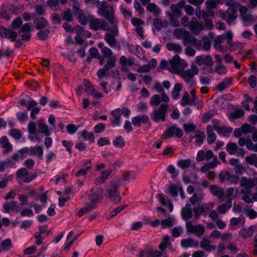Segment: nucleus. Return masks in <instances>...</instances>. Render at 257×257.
Instances as JSON below:
<instances>
[{
  "mask_svg": "<svg viewBox=\"0 0 257 257\" xmlns=\"http://www.w3.org/2000/svg\"><path fill=\"white\" fill-rule=\"evenodd\" d=\"M160 65L163 68H168L170 71L178 74L187 66L186 62L178 55H175L169 62L166 60L162 61Z\"/></svg>",
  "mask_w": 257,
  "mask_h": 257,
  "instance_id": "obj_1",
  "label": "nucleus"
},
{
  "mask_svg": "<svg viewBox=\"0 0 257 257\" xmlns=\"http://www.w3.org/2000/svg\"><path fill=\"white\" fill-rule=\"evenodd\" d=\"M98 14L105 18L108 22L113 25H117L119 21L114 17V10L113 8L108 5L106 2H98L97 5Z\"/></svg>",
  "mask_w": 257,
  "mask_h": 257,
  "instance_id": "obj_2",
  "label": "nucleus"
},
{
  "mask_svg": "<svg viewBox=\"0 0 257 257\" xmlns=\"http://www.w3.org/2000/svg\"><path fill=\"white\" fill-rule=\"evenodd\" d=\"M228 5L230 7L226 12L220 10L219 14L221 19L225 21L228 25L231 26L235 24L237 14L236 9L233 7V3H229Z\"/></svg>",
  "mask_w": 257,
  "mask_h": 257,
  "instance_id": "obj_3",
  "label": "nucleus"
},
{
  "mask_svg": "<svg viewBox=\"0 0 257 257\" xmlns=\"http://www.w3.org/2000/svg\"><path fill=\"white\" fill-rule=\"evenodd\" d=\"M226 36L227 39L226 44L228 45V46H227V51H229L232 52L239 50L237 54L242 55L243 51L241 50V49L244 47V43L238 41L232 43L233 34L230 31H228L226 32Z\"/></svg>",
  "mask_w": 257,
  "mask_h": 257,
  "instance_id": "obj_4",
  "label": "nucleus"
},
{
  "mask_svg": "<svg viewBox=\"0 0 257 257\" xmlns=\"http://www.w3.org/2000/svg\"><path fill=\"white\" fill-rule=\"evenodd\" d=\"M37 176L36 174L30 173L26 168H21L16 172V177L19 184L30 183Z\"/></svg>",
  "mask_w": 257,
  "mask_h": 257,
  "instance_id": "obj_5",
  "label": "nucleus"
},
{
  "mask_svg": "<svg viewBox=\"0 0 257 257\" xmlns=\"http://www.w3.org/2000/svg\"><path fill=\"white\" fill-rule=\"evenodd\" d=\"M169 106L166 104H162L160 106L155 109L151 114V118L155 122H158L160 120L165 121L166 113Z\"/></svg>",
  "mask_w": 257,
  "mask_h": 257,
  "instance_id": "obj_6",
  "label": "nucleus"
},
{
  "mask_svg": "<svg viewBox=\"0 0 257 257\" xmlns=\"http://www.w3.org/2000/svg\"><path fill=\"white\" fill-rule=\"evenodd\" d=\"M239 184L241 187L244 188L241 190L242 193L250 194L251 189L257 185V177L250 178L242 177L240 179Z\"/></svg>",
  "mask_w": 257,
  "mask_h": 257,
  "instance_id": "obj_7",
  "label": "nucleus"
},
{
  "mask_svg": "<svg viewBox=\"0 0 257 257\" xmlns=\"http://www.w3.org/2000/svg\"><path fill=\"white\" fill-rule=\"evenodd\" d=\"M90 28L94 31H107L109 27L107 22L104 19L92 18L89 22Z\"/></svg>",
  "mask_w": 257,
  "mask_h": 257,
  "instance_id": "obj_8",
  "label": "nucleus"
},
{
  "mask_svg": "<svg viewBox=\"0 0 257 257\" xmlns=\"http://www.w3.org/2000/svg\"><path fill=\"white\" fill-rule=\"evenodd\" d=\"M111 34L107 33L104 35V39L106 42L111 47L116 46L117 41L115 37L118 35L117 25H113L109 29Z\"/></svg>",
  "mask_w": 257,
  "mask_h": 257,
  "instance_id": "obj_9",
  "label": "nucleus"
},
{
  "mask_svg": "<svg viewBox=\"0 0 257 257\" xmlns=\"http://www.w3.org/2000/svg\"><path fill=\"white\" fill-rule=\"evenodd\" d=\"M183 135V133L182 130L178 127L177 125L174 124L169 126L165 131L163 135V138L164 140H167L174 136L177 138H181Z\"/></svg>",
  "mask_w": 257,
  "mask_h": 257,
  "instance_id": "obj_10",
  "label": "nucleus"
},
{
  "mask_svg": "<svg viewBox=\"0 0 257 257\" xmlns=\"http://www.w3.org/2000/svg\"><path fill=\"white\" fill-rule=\"evenodd\" d=\"M103 190L99 187L92 188L88 195L89 200L94 204L100 202L103 199Z\"/></svg>",
  "mask_w": 257,
  "mask_h": 257,
  "instance_id": "obj_11",
  "label": "nucleus"
},
{
  "mask_svg": "<svg viewBox=\"0 0 257 257\" xmlns=\"http://www.w3.org/2000/svg\"><path fill=\"white\" fill-rule=\"evenodd\" d=\"M186 227L188 232L195 234L197 237L201 236L205 230L204 226L202 225H193L190 221L186 223Z\"/></svg>",
  "mask_w": 257,
  "mask_h": 257,
  "instance_id": "obj_12",
  "label": "nucleus"
},
{
  "mask_svg": "<svg viewBox=\"0 0 257 257\" xmlns=\"http://www.w3.org/2000/svg\"><path fill=\"white\" fill-rule=\"evenodd\" d=\"M198 73L197 66L193 64L191 65V68L188 69L186 71H182L179 75L185 80L187 83H189L195 75Z\"/></svg>",
  "mask_w": 257,
  "mask_h": 257,
  "instance_id": "obj_13",
  "label": "nucleus"
},
{
  "mask_svg": "<svg viewBox=\"0 0 257 257\" xmlns=\"http://www.w3.org/2000/svg\"><path fill=\"white\" fill-rule=\"evenodd\" d=\"M117 186L111 184V187L106 190L110 200L114 203L120 202L121 198L119 193L117 191Z\"/></svg>",
  "mask_w": 257,
  "mask_h": 257,
  "instance_id": "obj_14",
  "label": "nucleus"
},
{
  "mask_svg": "<svg viewBox=\"0 0 257 257\" xmlns=\"http://www.w3.org/2000/svg\"><path fill=\"white\" fill-rule=\"evenodd\" d=\"M226 39V35H220L217 36L214 42V47L215 49L217 50L219 52L226 53L227 52V47H224L222 45L225 42V40Z\"/></svg>",
  "mask_w": 257,
  "mask_h": 257,
  "instance_id": "obj_15",
  "label": "nucleus"
},
{
  "mask_svg": "<svg viewBox=\"0 0 257 257\" xmlns=\"http://www.w3.org/2000/svg\"><path fill=\"white\" fill-rule=\"evenodd\" d=\"M91 161L90 160H84L82 161V167L76 172V177L83 176L86 175L88 171L91 169Z\"/></svg>",
  "mask_w": 257,
  "mask_h": 257,
  "instance_id": "obj_16",
  "label": "nucleus"
},
{
  "mask_svg": "<svg viewBox=\"0 0 257 257\" xmlns=\"http://www.w3.org/2000/svg\"><path fill=\"white\" fill-rule=\"evenodd\" d=\"M256 231V226L252 225L248 228H243L240 229L239 232V235L242 239H247L251 237Z\"/></svg>",
  "mask_w": 257,
  "mask_h": 257,
  "instance_id": "obj_17",
  "label": "nucleus"
},
{
  "mask_svg": "<svg viewBox=\"0 0 257 257\" xmlns=\"http://www.w3.org/2000/svg\"><path fill=\"white\" fill-rule=\"evenodd\" d=\"M193 211L195 214V219H199L201 215L206 216L209 212V205L204 204L200 207H196L194 208Z\"/></svg>",
  "mask_w": 257,
  "mask_h": 257,
  "instance_id": "obj_18",
  "label": "nucleus"
},
{
  "mask_svg": "<svg viewBox=\"0 0 257 257\" xmlns=\"http://www.w3.org/2000/svg\"><path fill=\"white\" fill-rule=\"evenodd\" d=\"M203 28V25L199 23L196 18L193 17L191 19L189 25V29L193 34L195 35L198 34Z\"/></svg>",
  "mask_w": 257,
  "mask_h": 257,
  "instance_id": "obj_19",
  "label": "nucleus"
},
{
  "mask_svg": "<svg viewBox=\"0 0 257 257\" xmlns=\"http://www.w3.org/2000/svg\"><path fill=\"white\" fill-rule=\"evenodd\" d=\"M149 121V117L146 114L139 115L132 118V122L134 126L140 127L142 123L146 124Z\"/></svg>",
  "mask_w": 257,
  "mask_h": 257,
  "instance_id": "obj_20",
  "label": "nucleus"
},
{
  "mask_svg": "<svg viewBox=\"0 0 257 257\" xmlns=\"http://www.w3.org/2000/svg\"><path fill=\"white\" fill-rule=\"evenodd\" d=\"M113 116L112 118H110V123L113 126H119L121 124V109L116 108L111 112Z\"/></svg>",
  "mask_w": 257,
  "mask_h": 257,
  "instance_id": "obj_21",
  "label": "nucleus"
},
{
  "mask_svg": "<svg viewBox=\"0 0 257 257\" xmlns=\"http://www.w3.org/2000/svg\"><path fill=\"white\" fill-rule=\"evenodd\" d=\"M28 155H29L28 147H26L14 154L12 156V158L16 161H18L20 160H22L24 159Z\"/></svg>",
  "mask_w": 257,
  "mask_h": 257,
  "instance_id": "obj_22",
  "label": "nucleus"
},
{
  "mask_svg": "<svg viewBox=\"0 0 257 257\" xmlns=\"http://www.w3.org/2000/svg\"><path fill=\"white\" fill-rule=\"evenodd\" d=\"M29 156H36L38 159L43 158V149L41 146H35L28 148Z\"/></svg>",
  "mask_w": 257,
  "mask_h": 257,
  "instance_id": "obj_23",
  "label": "nucleus"
},
{
  "mask_svg": "<svg viewBox=\"0 0 257 257\" xmlns=\"http://www.w3.org/2000/svg\"><path fill=\"white\" fill-rule=\"evenodd\" d=\"M240 19L243 25L245 27L250 26L257 21V18L250 13H248L247 15L241 16Z\"/></svg>",
  "mask_w": 257,
  "mask_h": 257,
  "instance_id": "obj_24",
  "label": "nucleus"
},
{
  "mask_svg": "<svg viewBox=\"0 0 257 257\" xmlns=\"http://www.w3.org/2000/svg\"><path fill=\"white\" fill-rule=\"evenodd\" d=\"M221 178L223 180H226L229 183L232 184H237L239 180V178L237 175L230 174L228 171L225 172L223 175L221 174Z\"/></svg>",
  "mask_w": 257,
  "mask_h": 257,
  "instance_id": "obj_25",
  "label": "nucleus"
},
{
  "mask_svg": "<svg viewBox=\"0 0 257 257\" xmlns=\"http://www.w3.org/2000/svg\"><path fill=\"white\" fill-rule=\"evenodd\" d=\"M205 138V135L204 133L197 130L195 132V135L193 137H190V139L191 141L195 139L194 143L195 145L200 146L202 145Z\"/></svg>",
  "mask_w": 257,
  "mask_h": 257,
  "instance_id": "obj_26",
  "label": "nucleus"
},
{
  "mask_svg": "<svg viewBox=\"0 0 257 257\" xmlns=\"http://www.w3.org/2000/svg\"><path fill=\"white\" fill-rule=\"evenodd\" d=\"M232 83V78L231 77H225L221 82L217 84L216 89L219 91H222L231 86Z\"/></svg>",
  "mask_w": 257,
  "mask_h": 257,
  "instance_id": "obj_27",
  "label": "nucleus"
},
{
  "mask_svg": "<svg viewBox=\"0 0 257 257\" xmlns=\"http://www.w3.org/2000/svg\"><path fill=\"white\" fill-rule=\"evenodd\" d=\"M34 23L37 30H42L49 28V22L43 18H37Z\"/></svg>",
  "mask_w": 257,
  "mask_h": 257,
  "instance_id": "obj_28",
  "label": "nucleus"
},
{
  "mask_svg": "<svg viewBox=\"0 0 257 257\" xmlns=\"http://www.w3.org/2000/svg\"><path fill=\"white\" fill-rule=\"evenodd\" d=\"M0 33L3 37L9 38L11 39L12 42H15L17 37L16 32L6 29L4 28L1 29Z\"/></svg>",
  "mask_w": 257,
  "mask_h": 257,
  "instance_id": "obj_29",
  "label": "nucleus"
},
{
  "mask_svg": "<svg viewBox=\"0 0 257 257\" xmlns=\"http://www.w3.org/2000/svg\"><path fill=\"white\" fill-rule=\"evenodd\" d=\"M182 218L184 220L187 221L192 217V210L190 204H186L185 207L181 211Z\"/></svg>",
  "mask_w": 257,
  "mask_h": 257,
  "instance_id": "obj_30",
  "label": "nucleus"
},
{
  "mask_svg": "<svg viewBox=\"0 0 257 257\" xmlns=\"http://www.w3.org/2000/svg\"><path fill=\"white\" fill-rule=\"evenodd\" d=\"M172 246V243L170 242V237L166 235L162 238V241L159 245V249L164 252L167 248H171Z\"/></svg>",
  "mask_w": 257,
  "mask_h": 257,
  "instance_id": "obj_31",
  "label": "nucleus"
},
{
  "mask_svg": "<svg viewBox=\"0 0 257 257\" xmlns=\"http://www.w3.org/2000/svg\"><path fill=\"white\" fill-rule=\"evenodd\" d=\"M97 206L90 202L80 209L77 213V216L79 217L82 216L84 214L88 213L96 208Z\"/></svg>",
  "mask_w": 257,
  "mask_h": 257,
  "instance_id": "obj_32",
  "label": "nucleus"
},
{
  "mask_svg": "<svg viewBox=\"0 0 257 257\" xmlns=\"http://www.w3.org/2000/svg\"><path fill=\"white\" fill-rule=\"evenodd\" d=\"M198 244V241L193 238L183 239L181 241V246L186 248L197 247Z\"/></svg>",
  "mask_w": 257,
  "mask_h": 257,
  "instance_id": "obj_33",
  "label": "nucleus"
},
{
  "mask_svg": "<svg viewBox=\"0 0 257 257\" xmlns=\"http://www.w3.org/2000/svg\"><path fill=\"white\" fill-rule=\"evenodd\" d=\"M74 14L76 17H78L79 22L82 25H85L87 23L86 16L82 14V11L79 9L77 7L74 8Z\"/></svg>",
  "mask_w": 257,
  "mask_h": 257,
  "instance_id": "obj_34",
  "label": "nucleus"
},
{
  "mask_svg": "<svg viewBox=\"0 0 257 257\" xmlns=\"http://www.w3.org/2000/svg\"><path fill=\"white\" fill-rule=\"evenodd\" d=\"M147 11L152 13L155 16H158L161 14V9L155 3H149L147 7Z\"/></svg>",
  "mask_w": 257,
  "mask_h": 257,
  "instance_id": "obj_35",
  "label": "nucleus"
},
{
  "mask_svg": "<svg viewBox=\"0 0 257 257\" xmlns=\"http://www.w3.org/2000/svg\"><path fill=\"white\" fill-rule=\"evenodd\" d=\"M244 114V111L242 109H237L235 110L234 112L228 114V118L231 121H233L242 117Z\"/></svg>",
  "mask_w": 257,
  "mask_h": 257,
  "instance_id": "obj_36",
  "label": "nucleus"
},
{
  "mask_svg": "<svg viewBox=\"0 0 257 257\" xmlns=\"http://www.w3.org/2000/svg\"><path fill=\"white\" fill-rule=\"evenodd\" d=\"M210 191L214 195L216 196L219 199H222L224 196V191L221 188H219L215 185L210 186Z\"/></svg>",
  "mask_w": 257,
  "mask_h": 257,
  "instance_id": "obj_37",
  "label": "nucleus"
},
{
  "mask_svg": "<svg viewBox=\"0 0 257 257\" xmlns=\"http://www.w3.org/2000/svg\"><path fill=\"white\" fill-rule=\"evenodd\" d=\"M232 207L231 198L227 200L225 204L219 206L217 208V211L220 213H224L229 210Z\"/></svg>",
  "mask_w": 257,
  "mask_h": 257,
  "instance_id": "obj_38",
  "label": "nucleus"
},
{
  "mask_svg": "<svg viewBox=\"0 0 257 257\" xmlns=\"http://www.w3.org/2000/svg\"><path fill=\"white\" fill-rule=\"evenodd\" d=\"M195 62L198 65H204L206 67L209 66V56H198L195 58Z\"/></svg>",
  "mask_w": 257,
  "mask_h": 257,
  "instance_id": "obj_39",
  "label": "nucleus"
},
{
  "mask_svg": "<svg viewBox=\"0 0 257 257\" xmlns=\"http://www.w3.org/2000/svg\"><path fill=\"white\" fill-rule=\"evenodd\" d=\"M192 164V160L190 159H180L177 163L178 167L182 169L188 168Z\"/></svg>",
  "mask_w": 257,
  "mask_h": 257,
  "instance_id": "obj_40",
  "label": "nucleus"
},
{
  "mask_svg": "<svg viewBox=\"0 0 257 257\" xmlns=\"http://www.w3.org/2000/svg\"><path fill=\"white\" fill-rule=\"evenodd\" d=\"M12 246V241L10 239L3 240L0 245V252H5L9 250Z\"/></svg>",
  "mask_w": 257,
  "mask_h": 257,
  "instance_id": "obj_41",
  "label": "nucleus"
},
{
  "mask_svg": "<svg viewBox=\"0 0 257 257\" xmlns=\"http://www.w3.org/2000/svg\"><path fill=\"white\" fill-rule=\"evenodd\" d=\"M166 14L169 18V22L170 25L174 27H176L179 26L180 23L179 20L175 18V16H173V14H171V12L167 11L166 12Z\"/></svg>",
  "mask_w": 257,
  "mask_h": 257,
  "instance_id": "obj_42",
  "label": "nucleus"
},
{
  "mask_svg": "<svg viewBox=\"0 0 257 257\" xmlns=\"http://www.w3.org/2000/svg\"><path fill=\"white\" fill-rule=\"evenodd\" d=\"M166 47L169 50L174 51L177 53H181L182 50L180 45L175 43H168L167 44Z\"/></svg>",
  "mask_w": 257,
  "mask_h": 257,
  "instance_id": "obj_43",
  "label": "nucleus"
},
{
  "mask_svg": "<svg viewBox=\"0 0 257 257\" xmlns=\"http://www.w3.org/2000/svg\"><path fill=\"white\" fill-rule=\"evenodd\" d=\"M226 151L230 155H234L237 151V146L234 143H228L226 146Z\"/></svg>",
  "mask_w": 257,
  "mask_h": 257,
  "instance_id": "obj_44",
  "label": "nucleus"
},
{
  "mask_svg": "<svg viewBox=\"0 0 257 257\" xmlns=\"http://www.w3.org/2000/svg\"><path fill=\"white\" fill-rule=\"evenodd\" d=\"M174 219L172 217H169L161 221L162 228L164 229L167 227H171L174 224Z\"/></svg>",
  "mask_w": 257,
  "mask_h": 257,
  "instance_id": "obj_45",
  "label": "nucleus"
},
{
  "mask_svg": "<svg viewBox=\"0 0 257 257\" xmlns=\"http://www.w3.org/2000/svg\"><path fill=\"white\" fill-rule=\"evenodd\" d=\"M38 122V126L41 130V132L44 134L46 136H49L50 133L49 131L48 126L44 123V121L42 119L39 120Z\"/></svg>",
  "mask_w": 257,
  "mask_h": 257,
  "instance_id": "obj_46",
  "label": "nucleus"
},
{
  "mask_svg": "<svg viewBox=\"0 0 257 257\" xmlns=\"http://www.w3.org/2000/svg\"><path fill=\"white\" fill-rule=\"evenodd\" d=\"M233 128L231 127L220 126L217 132L219 134L228 137L232 133Z\"/></svg>",
  "mask_w": 257,
  "mask_h": 257,
  "instance_id": "obj_47",
  "label": "nucleus"
},
{
  "mask_svg": "<svg viewBox=\"0 0 257 257\" xmlns=\"http://www.w3.org/2000/svg\"><path fill=\"white\" fill-rule=\"evenodd\" d=\"M205 158L206 159V160H209V151H207L206 153L203 150H200L199 151H198L196 156L197 161L201 162Z\"/></svg>",
  "mask_w": 257,
  "mask_h": 257,
  "instance_id": "obj_48",
  "label": "nucleus"
},
{
  "mask_svg": "<svg viewBox=\"0 0 257 257\" xmlns=\"http://www.w3.org/2000/svg\"><path fill=\"white\" fill-rule=\"evenodd\" d=\"M83 84L86 87L85 91L88 94H90L94 92V86L87 79H85L83 80Z\"/></svg>",
  "mask_w": 257,
  "mask_h": 257,
  "instance_id": "obj_49",
  "label": "nucleus"
},
{
  "mask_svg": "<svg viewBox=\"0 0 257 257\" xmlns=\"http://www.w3.org/2000/svg\"><path fill=\"white\" fill-rule=\"evenodd\" d=\"M125 208L124 206H120L114 209L106 217L107 219L109 220L115 216L118 213L120 212Z\"/></svg>",
  "mask_w": 257,
  "mask_h": 257,
  "instance_id": "obj_50",
  "label": "nucleus"
},
{
  "mask_svg": "<svg viewBox=\"0 0 257 257\" xmlns=\"http://www.w3.org/2000/svg\"><path fill=\"white\" fill-rule=\"evenodd\" d=\"M107 58L108 59L107 60V63L104 66V68L106 69V70H110L114 67L116 58L114 56H112Z\"/></svg>",
  "mask_w": 257,
  "mask_h": 257,
  "instance_id": "obj_51",
  "label": "nucleus"
},
{
  "mask_svg": "<svg viewBox=\"0 0 257 257\" xmlns=\"http://www.w3.org/2000/svg\"><path fill=\"white\" fill-rule=\"evenodd\" d=\"M196 125L192 122H188L183 124V128L186 133L194 132L196 129Z\"/></svg>",
  "mask_w": 257,
  "mask_h": 257,
  "instance_id": "obj_52",
  "label": "nucleus"
},
{
  "mask_svg": "<svg viewBox=\"0 0 257 257\" xmlns=\"http://www.w3.org/2000/svg\"><path fill=\"white\" fill-rule=\"evenodd\" d=\"M9 135L16 140H19L22 137V132L19 129L12 128L10 130Z\"/></svg>",
  "mask_w": 257,
  "mask_h": 257,
  "instance_id": "obj_53",
  "label": "nucleus"
},
{
  "mask_svg": "<svg viewBox=\"0 0 257 257\" xmlns=\"http://www.w3.org/2000/svg\"><path fill=\"white\" fill-rule=\"evenodd\" d=\"M181 187V186L176 184L171 185L169 187V190L171 195L173 197H177Z\"/></svg>",
  "mask_w": 257,
  "mask_h": 257,
  "instance_id": "obj_54",
  "label": "nucleus"
},
{
  "mask_svg": "<svg viewBox=\"0 0 257 257\" xmlns=\"http://www.w3.org/2000/svg\"><path fill=\"white\" fill-rule=\"evenodd\" d=\"M171 10L172 11L171 14H173V16L178 18L181 17L182 14L181 10L175 4H172L171 6Z\"/></svg>",
  "mask_w": 257,
  "mask_h": 257,
  "instance_id": "obj_55",
  "label": "nucleus"
},
{
  "mask_svg": "<svg viewBox=\"0 0 257 257\" xmlns=\"http://www.w3.org/2000/svg\"><path fill=\"white\" fill-rule=\"evenodd\" d=\"M218 163L217 157H214L213 152L210 150V169L215 168Z\"/></svg>",
  "mask_w": 257,
  "mask_h": 257,
  "instance_id": "obj_56",
  "label": "nucleus"
},
{
  "mask_svg": "<svg viewBox=\"0 0 257 257\" xmlns=\"http://www.w3.org/2000/svg\"><path fill=\"white\" fill-rule=\"evenodd\" d=\"M63 20L71 22L72 21V14L70 9H68L61 14Z\"/></svg>",
  "mask_w": 257,
  "mask_h": 257,
  "instance_id": "obj_57",
  "label": "nucleus"
},
{
  "mask_svg": "<svg viewBox=\"0 0 257 257\" xmlns=\"http://www.w3.org/2000/svg\"><path fill=\"white\" fill-rule=\"evenodd\" d=\"M161 102V97L159 95L155 94L153 95L150 101V104L151 106H156L159 105Z\"/></svg>",
  "mask_w": 257,
  "mask_h": 257,
  "instance_id": "obj_58",
  "label": "nucleus"
},
{
  "mask_svg": "<svg viewBox=\"0 0 257 257\" xmlns=\"http://www.w3.org/2000/svg\"><path fill=\"white\" fill-rule=\"evenodd\" d=\"M17 207V202L16 201H11L10 203H6L4 205V208L7 212L13 210Z\"/></svg>",
  "mask_w": 257,
  "mask_h": 257,
  "instance_id": "obj_59",
  "label": "nucleus"
},
{
  "mask_svg": "<svg viewBox=\"0 0 257 257\" xmlns=\"http://www.w3.org/2000/svg\"><path fill=\"white\" fill-rule=\"evenodd\" d=\"M245 160L246 163L255 165L257 164V155L255 154H251L250 156H246Z\"/></svg>",
  "mask_w": 257,
  "mask_h": 257,
  "instance_id": "obj_60",
  "label": "nucleus"
},
{
  "mask_svg": "<svg viewBox=\"0 0 257 257\" xmlns=\"http://www.w3.org/2000/svg\"><path fill=\"white\" fill-rule=\"evenodd\" d=\"M121 13L123 15L124 19H128L132 16V12L126 7L121 6L120 7Z\"/></svg>",
  "mask_w": 257,
  "mask_h": 257,
  "instance_id": "obj_61",
  "label": "nucleus"
},
{
  "mask_svg": "<svg viewBox=\"0 0 257 257\" xmlns=\"http://www.w3.org/2000/svg\"><path fill=\"white\" fill-rule=\"evenodd\" d=\"M82 136L84 139L89 141L90 142H93L94 140V137L93 134L92 133L89 132L87 131H82Z\"/></svg>",
  "mask_w": 257,
  "mask_h": 257,
  "instance_id": "obj_62",
  "label": "nucleus"
},
{
  "mask_svg": "<svg viewBox=\"0 0 257 257\" xmlns=\"http://www.w3.org/2000/svg\"><path fill=\"white\" fill-rule=\"evenodd\" d=\"M113 145L118 148H122L124 145V141L121 136L117 137L113 141Z\"/></svg>",
  "mask_w": 257,
  "mask_h": 257,
  "instance_id": "obj_63",
  "label": "nucleus"
},
{
  "mask_svg": "<svg viewBox=\"0 0 257 257\" xmlns=\"http://www.w3.org/2000/svg\"><path fill=\"white\" fill-rule=\"evenodd\" d=\"M162 255L161 251L152 249L148 250L147 257H161Z\"/></svg>",
  "mask_w": 257,
  "mask_h": 257,
  "instance_id": "obj_64",
  "label": "nucleus"
}]
</instances>
